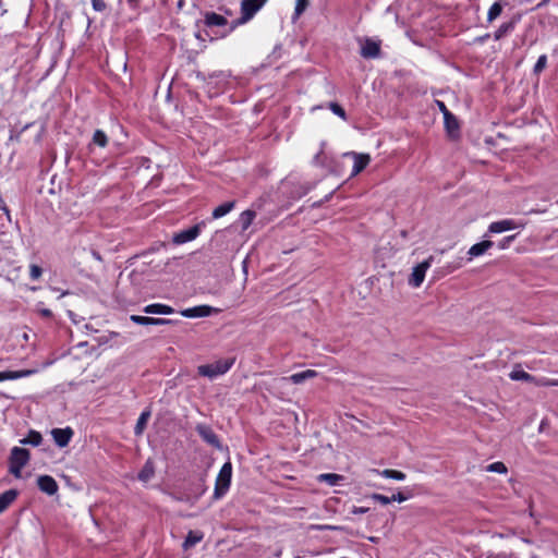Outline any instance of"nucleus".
Masks as SVG:
<instances>
[{"instance_id": "49", "label": "nucleus", "mask_w": 558, "mask_h": 558, "mask_svg": "<svg viewBox=\"0 0 558 558\" xmlns=\"http://www.w3.org/2000/svg\"><path fill=\"white\" fill-rule=\"evenodd\" d=\"M315 529H317V530H326V529L336 530L337 527L330 526V525H316Z\"/></svg>"}, {"instance_id": "35", "label": "nucleus", "mask_w": 558, "mask_h": 558, "mask_svg": "<svg viewBox=\"0 0 558 558\" xmlns=\"http://www.w3.org/2000/svg\"><path fill=\"white\" fill-rule=\"evenodd\" d=\"M486 471L505 474V473H507L508 470L504 462L498 461V462H494V463L487 465Z\"/></svg>"}, {"instance_id": "27", "label": "nucleus", "mask_w": 558, "mask_h": 558, "mask_svg": "<svg viewBox=\"0 0 558 558\" xmlns=\"http://www.w3.org/2000/svg\"><path fill=\"white\" fill-rule=\"evenodd\" d=\"M376 472L378 474H380L383 477H386V478H392V480H396V481H403V480H405V474L403 472H401V471L386 469V470L376 471Z\"/></svg>"}, {"instance_id": "23", "label": "nucleus", "mask_w": 558, "mask_h": 558, "mask_svg": "<svg viewBox=\"0 0 558 558\" xmlns=\"http://www.w3.org/2000/svg\"><path fill=\"white\" fill-rule=\"evenodd\" d=\"M256 214L253 210H245L240 215L239 221L243 231L247 230L255 219Z\"/></svg>"}, {"instance_id": "21", "label": "nucleus", "mask_w": 558, "mask_h": 558, "mask_svg": "<svg viewBox=\"0 0 558 558\" xmlns=\"http://www.w3.org/2000/svg\"><path fill=\"white\" fill-rule=\"evenodd\" d=\"M204 535L202 532L190 531L183 542V548L189 549L195 546L203 539Z\"/></svg>"}, {"instance_id": "37", "label": "nucleus", "mask_w": 558, "mask_h": 558, "mask_svg": "<svg viewBox=\"0 0 558 558\" xmlns=\"http://www.w3.org/2000/svg\"><path fill=\"white\" fill-rule=\"evenodd\" d=\"M130 319L137 325H151V317L131 315Z\"/></svg>"}, {"instance_id": "31", "label": "nucleus", "mask_w": 558, "mask_h": 558, "mask_svg": "<svg viewBox=\"0 0 558 558\" xmlns=\"http://www.w3.org/2000/svg\"><path fill=\"white\" fill-rule=\"evenodd\" d=\"M509 376H510V378H511L512 380H524V381H530V380H532V378H533L529 373H526V372H524V371H522V369H513V371L510 373V375H509Z\"/></svg>"}, {"instance_id": "28", "label": "nucleus", "mask_w": 558, "mask_h": 558, "mask_svg": "<svg viewBox=\"0 0 558 558\" xmlns=\"http://www.w3.org/2000/svg\"><path fill=\"white\" fill-rule=\"evenodd\" d=\"M343 477L336 473H324L318 476V481L325 482L330 486L337 485Z\"/></svg>"}, {"instance_id": "52", "label": "nucleus", "mask_w": 558, "mask_h": 558, "mask_svg": "<svg viewBox=\"0 0 558 558\" xmlns=\"http://www.w3.org/2000/svg\"><path fill=\"white\" fill-rule=\"evenodd\" d=\"M532 558H537V557H532Z\"/></svg>"}, {"instance_id": "14", "label": "nucleus", "mask_w": 558, "mask_h": 558, "mask_svg": "<svg viewBox=\"0 0 558 558\" xmlns=\"http://www.w3.org/2000/svg\"><path fill=\"white\" fill-rule=\"evenodd\" d=\"M204 23L207 27H222L228 25V20L218 13L206 12L204 14Z\"/></svg>"}, {"instance_id": "33", "label": "nucleus", "mask_w": 558, "mask_h": 558, "mask_svg": "<svg viewBox=\"0 0 558 558\" xmlns=\"http://www.w3.org/2000/svg\"><path fill=\"white\" fill-rule=\"evenodd\" d=\"M310 0H296L293 19L296 20L307 9Z\"/></svg>"}, {"instance_id": "34", "label": "nucleus", "mask_w": 558, "mask_h": 558, "mask_svg": "<svg viewBox=\"0 0 558 558\" xmlns=\"http://www.w3.org/2000/svg\"><path fill=\"white\" fill-rule=\"evenodd\" d=\"M328 108L343 121H347L348 117L344 109L337 102H329Z\"/></svg>"}, {"instance_id": "41", "label": "nucleus", "mask_w": 558, "mask_h": 558, "mask_svg": "<svg viewBox=\"0 0 558 558\" xmlns=\"http://www.w3.org/2000/svg\"><path fill=\"white\" fill-rule=\"evenodd\" d=\"M92 5L93 9L98 12H102L107 8V4L104 0H92Z\"/></svg>"}, {"instance_id": "11", "label": "nucleus", "mask_w": 558, "mask_h": 558, "mask_svg": "<svg viewBox=\"0 0 558 558\" xmlns=\"http://www.w3.org/2000/svg\"><path fill=\"white\" fill-rule=\"evenodd\" d=\"M37 484L39 489L48 495H54L58 490V484L56 480L49 475L39 476Z\"/></svg>"}, {"instance_id": "48", "label": "nucleus", "mask_w": 558, "mask_h": 558, "mask_svg": "<svg viewBox=\"0 0 558 558\" xmlns=\"http://www.w3.org/2000/svg\"><path fill=\"white\" fill-rule=\"evenodd\" d=\"M0 210H1V211H3V213L7 215V217H8V219H9V220H11V217H10V210H9V208H8L7 204H4V205L0 206Z\"/></svg>"}, {"instance_id": "25", "label": "nucleus", "mask_w": 558, "mask_h": 558, "mask_svg": "<svg viewBox=\"0 0 558 558\" xmlns=\"http://www.w3.org/2000/svg\"><path fill=\"white\" fill-rule=\"evenodd\" d=\"M149 416H150V412L149 411H144V412L141 413L140 417L137 418L135 428H134L135 435H141L144 432V429H145V427L147 425Z\"/></svg>"}, {"instance_id": "50", "label": "nucleus", "mask_w": 558, "mask_h": 558, "mask_svg": "<svg viewBox=\"0 0 558 558\" xmlns=\"http://www.w3.org/2000/svg\"><path fill=\"white\" fill-rule=\"evenodd\" d=\"M544 385L547 386H558V380H546Z\"/></svg>"}, {"instance_id": "12", "label": "nucleus", "mask_w": 558, "mask_h": 558, "mask_svg": "<svg viewBox=\"0 0 558 558\" xmlns=\"http://www.w3.org/2000/svg\"><path fill=\"white\" fill-rule=\"evenodd\" d=\"M196 430H197L198 435L206 442H208L209 445H211L214 447H217V448L220 447V442H219L218 436L215 434V432L210 427L205 426V425H198L196 427Z\"/></svg>"}, {"instance_id": "43", "label": "nucleus", "mask_w": 558, "mask_h": 558, "mask_svg": "<svg viewBox=\"0 0 558 558\" xmlns=\"http://www.w3.org/2000/svg\"><path fill=\"white\" fill-rule=\"evenodd\" d=\"M171 323H172L171 319L154 318V317H151V325H168V324H171Z\"/></svg>"}, {"instance_id": "51", "label": "nucleus", "mask_w": 558, "mask_h": 558, "mask_svg": "<svg viewBox=\"0 0 558 558\" xmlns=\"http://www.w3.org/2000/svg\"><path fill=\"white\" fill-rule=\"evenodd\" d=\"M322 153H323V150H320V151H319V153L314 157V161H315V162H318V160H319V156H320V154H322Z\"/></svg>"}, {"instance_id": "7", "label": "nucleus", "mask_w": 558, "mask_h": 558, "mask_svg": "<svg viewBox=\"0 0 558 558\" xmlns=\"http://www.w3.org/2000/svg\"><path fill=\"white\" fill-rule=\"evenodd\" d=\"M199 233L201 227L199 225H195L189 229L174 233L172 242L177 245L184 244L195 240L199 235Z\"/></svg>"}, {"instance_id": "4", "label": "nucleus", "mask_w": 558, "mask_h": 558, "mask_svg": "<svg viewBox=\"0 0 558 558\" xmlns=\"http://www.w3.org/2000/svg\"><path fill=\"white\" fill-rule=\"evenodd\" d=\"M433 256H429L427 259L423 260L422 263L417 264L415 267H413L412 274L409 277V284L413 288H418L425 278L426 271L432 266Z\"/></svg>"}, {"instance_id": "47", "label": "nucleus", "mask_w": 558, "mask_h": 558, "mask_svg": "<svg viewBox=\"0 0 558 558\" xmlns=\"http://www.w3.org/2000/svg\"><path fill=\"white\" fill-rule=\"evenodd\" d=\"M439 110L445 114V112H450L446 105L442 101H437Z\"/></svg>"}, {"instance_id": "5", "label": "nucleus", "mask_w": 558, "mask_h": 558, "mask_svg": "<svg viewBox=\"0 0 558 558\" xmlns=\"http://www.w3.org/2000/svg\"><path fill=\"white\" fill-rule=\"evenodd\" d=\"M343 158L353 159V168L350 177L353 178L362 172L371 162V156L368 154L348 151L342 155Z\"/></svg>"}, {"instance_id": "20", "label": "nucleus", "mask_w": 558, "mask_h": 558, "mask_svg": "<svg viewBox=\"0 0 558 558\" xmlns=\"http://www.w3.org/2000/svg\"><path fill=\"white\" fill-rule=\"evenodd\" d=\"M316 376H317V372L316 371L306 369V371H303V372H300V373L292 374L287 379L290 380L291 383L295 384V385H300V384L304 383L305 380L312 379V378H314Z\"/></svg>"}, {"instance_id": "1", "label": "nucleus", "mask_w": 558, "mask_h": 558, "mask_svg": "<svg viewBox=\"0 0 558 558\" xmlns=\"http://www.w3.org/2000/svg\"><path fill=\"white\" fill-rule=\"evenodd\" d=\"M267 0H242L241 2V17L232 21L229 29L223 33L226 36L233 32L239 25L247 23L253 16L264 7Z\"/></svg>"}, {"instance_id": "18", "label": "nucleus", "mask_w": 558, "mask_h": 558, "mask_svg": "<svg viewBox=\"0 0 558 558\" xmlns=\"http://www.w3.org/2000/svg\"><path fill=\"white\" fill-rule=\"evenodd\" d=\"M493 244L494 243L492 241L485 240L472 245L468 252L470 256L469 259L483 255L487 250H489L493 246Z\"/></svg>"}, {"instance_id": "44", "label": "nucleus", "mask_w": 558, "mask_h": 558, "mask_svg": "<svg viewBox=\"0 0 558 558\" xmlns=\"http://www.w3.org/2000/svg\"><path fill=\"white\" fill-rule=\"evenodd\" d=\"M409 497L405 496L404 494L402 493H398V494H393L391 496V501H398V502H403L408 499Z\"/></svg>"}, {"instance_id": "3", "label": "nucleus", "mask_w": 558, "mask_h": 558, "mask_svg": "<svg viewBox=\"0 0 558 558\" xmlns=\"http://www.w3.org/2000/svg\"><path fill=\"white\" fill-rule=\"evenodd\" d=\"M234 359L219 360L213 364L201 365L197 372L201 376L215 378L226 374L233 365Z\"/></svg>"}, {"instance_id": "2", "label": "nucleus", "mask_w": 558, "mask_h": 558, "mask_svg": "<svg viewBox=\"0 0 558 558\" xmlns=\"http://www.w3.org/2000/svg\"><path fill=\"white\" fill-rule=\"evenodd\" d=\"M231 478H232V464H231V462L228 461L221 466V469L216 477L215 490H214L215 499H220L227 494V492L230 488Z\"/></svg>"}, {"instance_id": "6", "label": "nucleus", "mask_w": 558, "mask_h": 558, "mask_svg": "<svg viewBox=\"0 0 558 558\" xmlns=\"http://www.w3.org/2000/svg\"><path fill=\"white\" fill-rule=\"evenodd\" d=\"M525 226L526 221L523 220L502 219L492 222L488 227V231L490 233H501L513 229H523Z\"/></svg>"}, {"instance_id": "32", "label": "nucleus", "mask_w": 558, "mask_h": 558, "mask_svg": "<svg viewBox=\"0 0 558 558\" xmlns=\"http://www.w3.org/2000/svg\"><path fill=\"white\" fill-rule=\"evenodd\" d=\"M153 475L154 468L149 462H147L142 469V471L138 473V478L143 482H147Z\"/></svg>"}, {"instance_id": "8", "label": "nucleus", "mask_w": 558, "mask_h": 558, "mask_svg": "<svg viewBox=\"0 0 558 558\" xmlns=\"http://www.w3.org/2000/svg\"><path fill=\"white\" fill-rule=\"evenodd\" d=\"M361 56L365 59H375L380 54V43L366 38L361 45Z\"/></svg>"}, {"instance_id": "19", "label": "nucleus", "mask_w": 558, "mask_h": 558, "mask_svg": "<svg viewBox=\"0 0 558 558\" xmlns=\"http://www.w3.org/2000/svg\"><path fill=\"white\" fill-rule=\"evenodd\" d=\"M19 493L15 489H9L0 494V513L5 511L9 506L16 499Z\"/></svg>"}, {"instance_id": "26", "label": "nucleus", "mask_w": 558, "mask_h": 558, "mask_svg": "<svg viewBox=\"0 0 558 558\" xmlns=\"http://www.w3.org/2000/svg\"><path fill=\"white\" fill-rule=\"evenodd\" d=\"M92 144L98 146V147H106L108 144V136L102 130H96L94 132Z\"/></svg>"}, {"instance_id": "13", "label": "nucleus", "mask_w": 558, "mask_h": 558, "mask_svg": "<svg viewBox=\"0 0 558 558\" xmlns=\"http://www.w3.org/2000/svg\"><path fill=\"white\" fill-rule=\"evenodd\" d=\"M29 460V452L27 449L14 447L11 450L10 463L25 466Z\"/></svg>"}, {"instance_id": "30", "label": "nucleus", "mask_w": 558, "mask_h": 558, "mask_svg": "<svg viewBox=\"0 0 558 558\" xmlns=\"http://www.w3.org/2000/svg\"><path fill=\"white\" fill-rule=\"evenodd\" d=\"M43 441L40 433L31 430L26 438L22 440L23 444H29L33 446H39Z\"/></svg>"}, {"instance_id": "29", "label": "nucleus", "mask_w": 558, "mask_h": 558, "mask_svg": "<svg viewBox=\"0 0 558 558\" xmlns=\"http://www.w3.org/2000/svg\"><path fill=\"white\" fill-rule=\"evenodd\" d=\"M501 12H502V4L499 1L494 2L488 10L487 22L492 23L493 21H495L501 14Z\"/></svg>"}, {"instance_id": "36", "label": "nucleus", "mask_w": 558, "mask_h": 558, "mask_svg": "<svg viewBox=\"0 0 558 558\" xmlns=\"http://www.w3.org/2000/svg\"><path fill=\"white\" fill-rule=\"evenodd\" d=\"M547 65V56L546 54H542L538 57L535 65H534V69H533V72L535 74H539Z\"/></svg>"}, {"instance_id": "46", "label": "nucleus", "mask_w": 558, "mask_h": 558, "mask_svg": "<svg viewBox=\"0 0 558 558\" xmlns=\"http://www.w3.org/2000/svg\"><path fill=\"white\" fill-rule=\"evenodd\" d=\"M40 315L47 318H50L52 316V312L48 308L40 310Z\"/></svg>"}, {"instance_id": "15", "label": "nucleus", "mask_w": 558, "mask_h": 558, "mask_svg": "<svg viewBox=\"0 0 558 558\" xmlns=\"http://www.w3.org/2000/svg\"><path fill=\"white\" fill-rule=\"evenodd\" d=\"M445 128L450 137H457L459 134V122L451 112H445Z\"/></svg>"}, {"instance_id": "9", "label": "nucleus", "mask_w": 558, "mask_h": 558, "mask_svg": "<svg viewBox=\"0 0 558 558\" xmlns=\"http://www.w3.org/2000/svg\"><path fill=\"white\" fill-rule=\"evenodd\" d=\"M218 308H214L209 305H198L190 308H185L181 312V315L187 318L194 317H207L213 313H218Z\"/></svg>"}, {"instance_id": "17", "label": "nucleus", "mask_w": 558, "mask_h": 558, "mask_svg": "<svg viewBox=\"0 0 558 558\" xmlns=\"http://www.w3.org/2000/svg\"><path fill=\"white\" fill-rule=\"evenodd\" d=\"M143 312L146 314L169 315V314L174 313V310L171 306L166 305V304L154 303V304L146 305L143 308Z\"/></svg>"}, {"instance_id": "39", "label": "nucleus", "mask_w": 558, "mask_h": 558, "mask_svg": "<svg viewBox=\"0 0 558 558\" xmlns=\"http://www.w3.org/2000/svg\"><path fill=\"white\" fill-rule=\"evenodd\" d=\"M515 234H512V235H508L506 238H504L499 243H498V247L500 250H505L507 247H509V245L514 241L515 239Z\"/></svg>"}, {"instance_id": "42", "label": "nucleus", "mask_w": 558, "mask_h": 558, "mask_svg": "<svg viewBox=\"0 0 558 558\" xmlns=\"http://www.w3.org/2000/svg\"><path fill=\"white\" fill-rule=\"evenodd\" d=\"M23 465L10 463V472L14 475V477L20 478L22 476Z\"/></svg>"}, {"instance_id": "38", "label": "nucleus", "mask_w": 558, "mask_h": 558, "mask_svg": "<svg viewBox=\"0 0 558 558\" xmlns=\"http://www.w3.org/2000/svg\"><path fill=\"white\" fill-rule=\"evenodd\" d=\"M43 275V269L41 267H39L38 265L36 264H32L29 266V277L33 279V280H37L41 277Z\"/></svg>"}, {"instance_id": "24", "label": "nucleus", "mask_w": 558, "mask_h": 558, "mask_svg": "<svg viewBox=\"0 0 558 558\" xmlns=\"http://www.w3.org/2000/svg\"><path fill=\"white\" fill-rule=\"evenodd\" d=\"M514 25H515V21H510V22H506V23H502L498 29L495 32V35H494V38L496 40H499L501 39L502 37H505L507 34L511 33L513 29H514Z\"/></svg>"}, {"instance_id": "16", "label": "nucleus", "mask_w": 558, "mask_h": 558, "mask_svg": "<svg viewBox=\"0 0 558 558\" xmlns=\"http://www.w3.org/2000/svg\"><path fill=\"white\" fill-rule=\"evenodd\" d=\"M34 373H35V371H33V369L0 372V383L4 381V380H14V379L24 378V377L31 376Z\"/></svg>"}, {"instance_id": "40", "label": "nucleus", "mask_w": 558, "mask_h": 558, "mask_svg": "<svg viewBox=\"0 0 558 558\" xmlns=\"http://www.w3.org/2000/svg\"><path fill=\"white\" fill-rule=\"evenodd\" d=\"M372 498L374 500L380 502L381 505H388V504L391 502V497H387V496L381 495V494H373Z\"/></svg>"}, {"instance_id": "10", "label": "nucleus", "mask_w": 558, "mask_h": 558, "mask_svg": "<svg viewBox=\"0 0 558 558\" xmlns=\"http://www.w3.org/2000/svg\"><path fill=\"white\" fill-rule=\"evenodd\" d=\"M73 430L71 427L65 428H53L51 430L52 438L58 447L63 448L69 445L73 437Z\"/></svg>"}, {"instance_id": "22", "label": "nucleus", "mask_w": 558, "mask_h": 558, "mask_svg": "<svg viewBox=\"0 0 558 558\" xmlns=\"http://www.w3.org/2000/svg\"><path fill=\"white\" fill-rule=\"evenodd\" d=\"M234 205H235V203L233 201L232 202H226V203L219 205L218 207H216L213 210V218L214 219H218V218H221V217L226 216L227 214H229L234 208Z\"/></svg>"}, {"instance_id": "45", "label": "nucleus", "mask_w": 558, "mask_h": 558, "mask_svg": "<svg viewBox=\"0 0 558 558\" xmlns=\"http://www.w3.org/2000/svg\"><path fill=\"white\" fill-rule=\"evenodd\" d=\"M368 511V508L365 507H353L351 513L353 514H364Z\"/></svg>"}]
</instances>
